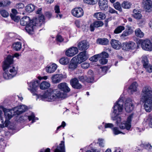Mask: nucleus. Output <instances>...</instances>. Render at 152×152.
<instances>
[{
    "label": "nucleus",
    "mask_w": 152,
    "mask_h": 152,
    "mask_svg": "<svg viewBox=\"0 0 152 152\" xmlns=\"http://www.w3.org/2000/svg\"><path fill=\"white\" fill-rule=\"evenodd\" d=\"M44 23V16L42 15L38 18H35L31 20L27 16L22 18L20 20V24L23 26H26L25 29L29 34H32L36 26L40 27Z\"/></svg>",
    "instance_id": "1"
},
{
    "label": "nucleus",
    "mask_w": 152,
    "mask_h": 152,
    "mask_svg": "<svg viewBox=\"0 0 152 152\" xmlns=\"http://www.w3.org/2000/svg\"><path fill=\"white\" fill-rule=\"evenodd\" d=\"M13 57L8 55L4 62L3 65V69L4 71L3 77L6 80L11 79L16 75L17 69L11 65L13 62Z\"/></svg>",
    "instance_id": "2"
},
{
    "label": "nucleus",
    "mask_w": 152,
    "mask_h": 152,
    "mask_svg": "<svg viewBox=\"0 0 152 152\" xmlns=\"http://www.w3.org/2000/svg\"><path fill=\"white\" fill-rule=\"evenodd\" d=\"M66 94L62 93L57 89L48 90L41 95L38 96V98L42 100L48 102H52L58 98H64Z\"/></svg>",
    "instance_id": "3"
},
{
    "label": "nucleus",
    "mask_w": 152,
    "mask_h": 152,
    "mask_svg": "<svg viewBox=\"0 0 152 152\" xmlns=\"http://www.w3.org/2000/svg\"><path fill=\"white\" fill-rule=\"evenodd\" d=\"M4 113L5 120L3 124L0 125V127L3 128L4 126L7 127L10 124L9 120L15 115H16L15 111L14 109V108L11 109H9L3 107L2 108Z\"/></svg>",
    "instance_id": "4"
},
{
    "label": "nucleus",
    "mask_w": 152,
    "mask_h": 152,
    "mask_svg": "<svg viewBox=\"0 0 152 152\" xmlns=\"http://www.w3.org/2000/svg\"><path fill=\"white\" fill-rule=\"evenodd\" d=\"M133 114L130 115L127 118L126 121H124L121 124L119 122L121 121V118L118 117L117 119V123L121 129H126L127 130H129L131 127V121L133 117Z\"/></svg>",
    "instance_id": "5"
},
{
    "label": "nucleus",
    "mask_w": 152,
    "mask_h": 152,
    "mask_svg": "<svg viewBox=\"0 0 152 152\" xmlns=\"http://www.w3.org/2000/svg\"><path fill=\"white\" fill-rule=\"evenodd\" d=\"M123 100L120 98L113 107V113L115 115L117 116L121 113L123 110Z\"/></svg>",
    "instance_id": "6"
},
{
    "label": "nucleus",
    "mask_w": 152,
    "mask_h": 152,
    "mask_svg": "<svg viewBox=\"0 0 152 152\" xmlns=\"http://www.w3.org/2000/svg\"><path fill=\"white\" fill-rule=\"evenodd\" d=\"M137 43H141L142 48L144 50L148 51L152 50V43L149 39H139L137 41Z\"/></svg>",
    "instance_id": "7"
},
{
    "label": "nucleus",
    "mask_w": 152,
    "mask_h": 152,
    "mask_svg": "<svg viewBox=\"0 0 152 152\" xmlns=\"http://www.w3.org/2000/svg\"><path fill=\"white\" fill-rule=\"evenodd\" d=\"M39 81L38 80H33L29 83H28L29 87L28 88V90L31 92L33 95H36L37 97L39 95L36 93V92L37 90V88L39 86Z\"/></svg>",
    "instance_id": "8"
},
{
    "label": "nucleus",
    "mask_w": 152,
    "mask_h": 152,
    "mask_svg": "<svg viewBox=\"0 0 152 152\" xmlns=\"http://www.w3.org/2000/svg\"><path fill=\"white\" fill-rule=\"evenodd\" d=\"M88 57V55L86 51H83L73 58H75V61L77 63L80 64L87 60Z\"/></svg>",
    "instance_id": "9"
},
{
    "label": "nucleus",
    "mask_w": 152,
    "mask_h": 152,
    "mask_svg": "<svg viewBox=\"0 0 152 152\" xmlns=\"http://www.w3.org/2000/svg\"><path fill=\"white\" fill-rule=\"evenodd\" d=\"M124 107L126 112H131L133 110L134 107L132 100L130 99H127L125 102Z\"/></svg>",
    "instance_id": "10"
},
{
    "label": "nucleus",
    "mask_w": 152,
    "mask_h": 152,
    "mask_svg": "<svg viewBox=\"0 0 152 152\" xmlns=\"http://www.w3.org/2000/svg\"><path fill=\"white\" fill-rule=\"evenodd\" d=\"M57 87L61 91H63V92L66 94V93L69 92L70 91V89L68 86V84L66 83H62L59 84Z\"/></svg>",
    "instance_id": "11"
},
{
    "label": "nucleus",
    "mask_w": 152,
    "mask_h": 152,
    "mask_svg": "<svg viewBox=\"0 0 152 152\" xmlns=\"http://www.w3.org/2000/svg\"><path fill=\"white\" fill-rule=\"evenodd\" d=\"M66 75L61 74H56L53 75L51 77L52 82L53 83H59L64 78L66 77Z\"/></svg>",
    "instance_id": "12"
},
{
    "label": "nucleus",
    "mask_w": 152,
    "mask_h": 152,
    "mask_svg": "<svg viewBox=\"0 0 152 152\" xmlns=\"http://www.w3.org/2000/svg\"><path fill=\"white\" fill-rule=\"evenodd\" d=\"M142 5L146 11H152V1L151 0H143Z\"/></svg>",
    "instance_id": "13"
},
{
    "label": "nucleus",
    "mask_w": 152,
    "mask_h": 152,
    "mask_svg": "<svg viewBox=\"0 0 152 152\" xmlns=\"http://www.w3.org/2000/svg\"><path fill=\"white\" fill-rule=\"evenodd\" d=\"M72 13L74 16L80 18L83 15L84 12L83 9L81 7H77L72 10Z\"/></svg>",
    "instance_id": "14"
},
{
    "label": "nucleus",
    "mask_w": 152,
    "mask_h": 152,
    "mask_svg": "<svg viewBox=\"0 0 152 152\" xmlns=\"http://www.w3.org/2000/svg\"><path fill=\"white\" fill-rule=\"evenodd\" d=\"M72 86L76 89H80L82 88V85L80 83L78 79L76 78L72 79L70 81Z\"/></svg>",
    "instance_id": "15"
},
{
    "label": "nucleus",
    "mask_w": 152,
    "mask_h": 152,
    "mask_svg": "<svg viewBox=\"0 0 152 152\" xmlns=\"http://www.w3.org/2000/svg\"><path fill=\"white\" fill-rule=\"evenodd\" d=\"M78 48L76 47H72L69 48L65 52V54L69 57H72L78 52Z\"/></svg>",
    "instance_id": "16"
},
{
    "label": "nucleus",
    "mask_w": 152,
    "mask_h": 152,
    "mask_svg": "<svg viewBox=\"0 0 152 152\" xmlns=\"http://www.w3.org/2000/svg\"><path fill=\"white\" fill-rule=\"evenodd\" d=\"M89 46L88 42L84 40L79 42L77 44L78 48L80 50L87 49L88 48Z\"/></svg>",
    "instance_id": "17"
},
{
    "label": "nucleus",
    "mask_w": 152,
    "mask_h": 152,
    "mask_svg": "<svg viewBox=\"0 0 152 152\" xmlns=\"http://www.w3.org/2000/svg\"><path fill=\"white\" fill-rule=\"evenodd\" d=\"M17 115H19L25 112L27 110V107L24 105H20L14 108Z\"/></svg>",
    "instance_id": "18"
},
{
    "label": "nucleus",
    "mask_w": 152,
    "mask_h": 152,
    "mask_svg": "<svg viewBox=\"0 0 152 152\" xmlns=\"http://www.w3.org/2000/svg\"><path fill=\"white\" fill-rule=\"evenodd\" d=\"M135 44L133 42L130 41L128 42H125L123 43V49L126 50L133 49L135 47Z\"/></svg>",
    "instance_id": "19"
},
{
    "label": "nucleus",
    "mask_w": 152,
    "mask_h": 152,
    "mask_svg": "<svg viewBox=\"0 0 152 152\" xmlns=\"http://www.w3.org/2000/svg\"><path fill=\"white\" fill-rule=\"evenodd\" d=\"M104 25L103 22L101 21H96L92 23L90 25V30L93 31L94 30V28H98Z\"/></svg>",
    "instance_id": "20"
},
{
    "label": "nucleus",
    "mask_w": 152,
    "mask_h": 152,
    "mask_svg": "<svg viewBox=\"0 0 152 152\" xmlns=\"http://www.w3.org/2000/svg\"><path fill=\"white\" fill-rule=\"evenodd\" d=\"M57 66L55 64L53 63L48 66L46 68V71L48 73L50 74L54 72L56 69Z\"/></svg>",
    "instance_id": "21"
},
{
    "label": "nucleus",
    "mask_w": 152,
    "mask_h": 152,
    "mask_svg": "<svg viewBox=\"0 0 152 152\" xmlns=\"http://www.w3.org/2000/svg\"><path fill=\"white\" fill-rule=\"evenodd\" d=\"M133 32V31L131 27L128 26L127 29L124 31L121 35L120 37L121 38H124L126 37L129 36Z\"/></svg>",
    "instance_id": "22"
},
{
    "label": "nucleus",
    "mask_w": 152,
    "mask_h": 152,
    "mask_svg": "<svg viewBox=\"0 0 152 152\" xmlns=\"http://www.w3.org/2000/svg\"><path fill=\"white\" fill-rule=\"evenodd\" d=\"M110 44L113 48L115 49L118 50L120 49L121 43L119 41L115 39H112Z\"/></svg>",
    "instance_id": "23"
},
{
    "label": "nucleus",
    "mask_w": 152,
    "mask_h": 152,
    "mask_svg": "<svg viewBox=\"0 0 152 152\" xmlns=\"http://www.w3.org/2000/svg\"><path fill=\"white\" fill-rule=\"evenodd\" d=\"M78 79L80 81L82 82L86 81L87 82L91 83L94 80L92 77H88L86 75L79 76L78 77Z\"/></svg>",
    "instance_id": "24"
},
{
    "label": "nucleus",
    "mask_w": 152,
    "mask_h": 152,
    "mask_svg": "<svg viewBox=\"0 0 152 152\" xmlns=\"http://www.w3.org/2000/svg\"><path fill=\"white\" fill-rule=\"evenodd\" d=\"M99 4L101 10H106L108 8L107 1L106 0H99Z\"/></svg>",
    "instance_id": "25"
},
{
    "label": "nucleus",
    "mask_w": 152,
    "mask_h": 152,
    "mask_svg": "<svg viewBox=\"0 0 152 152\" xmlns=\"http://www.w3.org/2000/svg\"><path fill=\"white\" fill-rule=\"evenodd\" d=\"M78 64L75 61V58H73L71 60L70 63L69 65V68L71 70H73L77 67V64Z\"/></svg>",
    "instance_id": "26"
},
{
    "label": "nucleus",
    "mask_w": 152,
    "mask_h": 152,
    "mask_svg": "<svg viewBox=\"0 0 152 152\" xmlns=\"http://www.w3.org/2000/svg\"><path fill=\"white\" fill-rule=\"evenodd\" d=\"M94 17L98 20H103L105 18L106 16L103 13L98 12L94 14Z\"/></svg>",
    "instance_id": "27"
},
{
    "label": "nucleus",
    "mask_w": 152,
    "mask_h": 152,
    "mask_svg": "<svg viewBox=\"0 0 152 152\" xmlns=\"http://www.w3.org/2000/svg\"><path fill=\"white\" fill-rule=\"evenodd\" d=\"M138 86L137 83L136 82L132 83L129 88V91L132 93L136 91L137 90V87Z\"/></svg>",
    "instance_id": "28"
},
{
    "label": "nucleus",
    "mask_w": 152,
    "mask_h": 152,
    "mask_svg": "<svg viewBox=\"0 0 152 152\" xmlns=\"http://www.w3.org/2000/svg\"><path fill=\"white\" fill-rule=\"evenodd\" d=\"M54 152H65V147L64 141H61L59 144V146H58L56 148Z\"/></svg>",
    "instance_id": "29"
},
{
    "label": "nucleus",
    "mask_w": 152,
    "mask_h": 152,
    "mask_svg": "<svg viewBox=\"0 0 152 152\" xmlns=\"http://www.w3.org/2000/svg\"><path fill=\"white\" fill-rule=\"evenodd\" d=\"M140 12V11L134 9L133 10V14H132V16L137 19H140L142 17V15Z\"/></svg>",
    "instance_id": "30"
},
{
    "label": "nucleus",
    "mask_w": 152,
    "mask_h": 152,
    "mask_svg": "<svg viewBox=\"0 0 152 152\" xmlns=\"http://www.w3.org/2000/svg\"><path fill=\"white\" fill-rule=\"evenodd\" d=\"M97 43L103 45H106L109 44V41L105 38H99L97 40Z\"/></svg>",
    "instance_id": "31"
},
{
    "label": "nucleus",
    "mask_w": 152,
    "mask_h": 152,
    "mask_svg": "<svg viewBox=\"0 0 152 152\" xmlns=\"http://www.w3.org/2000/svg\"><path fill=\"white\" fill-rule=\"evenodd\" d=\"M50 86V83L46 81L42 82L40 84L39 87L42 90L46 89L48 88Z\"/></svg>",
    "instance_id": "32"
},
{
    "label": "nucleus",
    "mask_w": 152,
    "mask_h": 152,
    "mask_svg": "<svg viewBox=\"0 0 152 152\" xmlns=\"http://www.w3.org/2000/svg\"><path fill=\"white\" fill-rule=\"evenodd\" d=\"M135 35L137 37L142 38L144 36V34L139 28L136 29L134 31Z\"/></svg>",
    "instance_id": "33"
},
{
    "label": "nucleus",
    "mask_w": 152,
    "mask_h": 152,
    "mask_svg": "<svg viewBox=\"0 0 152 152\" xmlns=\"http://www.w3.org/2000/svg\"><path fill=\"white\" fill-rule=\"evenodd\" d=\"M13 48L16 51L19 50L21 48V43L20 42H17L13 44Z\"/></svg>",
    "instance_id": "34"
},
{
    "label": "nucleus",
    "mask_w": 152,
    "mask_h": 152,
    "mask_svg": "<svg viewBox=\"0 0 152 152\" xmlns=\"http://www.w3.org/2000/svg\"><path fill=\"white\" fill-rule=\"evenodd\" d=\"M125 29L124 26H118L114 30V33L115 34H118L121 33Z\"/></svg>",
    "instance_id": "35"
},
{
    "label": "nucleus",
    "mask_w": 152,
    "mask_h": 152,
    "mask_svg": "<svg viewBox=\"0 0 152 152\" xmlns=\"http://www.w3.org/2000/svg\"><path fill=\"white\" fill-rule=\"evenodd\" d=\"M11 2L9 0H7L0 1V7H5L10 5Z\"/></svg>",
    "instance_id": "36"
},
{
    "label": "nucleus",
    "mask_w": 152,
    "mask_h": 152,
    "mask_svg": "<svg viewBox=\"0 0 152 152\" xmlns=\"http://www.w3.org/2000/svg\"><path fill=\"white\" fill-rule=\"evenodd\" d=\"M54 10L55 11V12L57 14L56 15V17L59 18H61L62 17V15L59 14V13H60V9L59 6L58 5H56L54 7Z\"/></svg>",
    "instance_id": "37"
},
{
    "label": "nucleus",
    "mask_w": 152,
    "mask_h": 152,
    "mask_svg": "<svg viewBox=\"0 0 152 152\" xmlns=\"http://www.w3.org/2000/svg\"><path fill=\"white\" fill-rule=\"evenodd\" d=\"M69 60L66 57H63L59 60L60 64L63 65H66L69 62Z\"/></svg>",
    "instance_id": "38"
},
{
    "label": "nucleus",
    "mask_w": 152,
    "mask_h": 152,
    "mask_svg": "<svg viewBox=\"0 0 152 152\" xmlns=\"http://www.w3.org/2000/svg\"><path fill=\"white\" fill-rule=\"evenodd\" d=\"M34 9L35 6L31 4H28L26 7V11L29 12H32Z\"/></svg>",
    "instance_id": "39"
},
{
    "label": "nucleus",
    "mask_w": 152,
    "mask_h": 152,
    "mask_svg": "<svg viewBox=\"0 0 152 152\" xmlns=\"http://www.w3.org/2000/svg\"><path fill=\"white\" fill-rule=\"evenodd\" d=\"M132 4L127 1H124L121 4L123 8L124 9H129L131 7Z\"/></svg>",
    "instance_id": "40"
},
{
    "label": "nucleus",
    "mask_w": 152,
    "mask_h": 152,
    "mask_svg": "<svg viewBox=\"0 0 152 152\" xmlns=\"http://www.w3.org/2000/svg\"><path fill=\"white\" fill-rule=\"evenodd\" d=\"M28 118L29 121L32 120L31 123H32L35 122L36 121L38 120L37 118L35 117L33 113H32L31 115L28 116Z\"/></svg>",
    "instance_id": "41"
},
{
    "label": "nucleus",
    "mask_w": 152,
    "mask_h": 152,
    "mask_svg": "<svg viewBox=\"0 0 152 152\" xmlns=\"http://www.w3.org/2000/svg\"><path fill=\"white\" fill-rule=\"evenodd\" d=\"M98 0H83L84 2L87 4L94 5L96 4Z\"/></svg>",
    "instance_id": "42"
},
{
    "label": "nucleus",
    "mask_w": 152,
    "mask_h": 152,
    "mask_svg": "<svg viewBox=\"0 0 152 152\" xmlns=\"http://www.w3.org/2000/svg\"><path fill=\"white\" fill-rule=\"evenodd\" d=\"M142 145V147L148 150L151 149L152 148V146L151 144L148 142H145Z\"/></svg>",
    "instance_id": "43"
},
{
    "label": "nucleus",
    "mask_w": 152,
    "mask_h": 152,
    "mask_svg": "<svg viewBox=\"0 0 152 152\" xmlns=\"http://www.w3.org/2000/svg\"><path fill=\"white\" fill-rule=\"evenodd\" d=\"M1 15L4 18H7L9 16V13L5 10H2L0 11Z\"/></svg>",
    "instance_id": "44"
},
{
    "label": "nucleus",
    "mask_w": 152,
    "mask_h": 152,
    "mask_svg": "<svg viewBox=\"0 0 152 152\" xmlns=\"http://www.w3.org/2000/svg\"><path fill=\"white\" fill-rule=\"evenodd\" d=\"M113 6L115 9L116 10H118L120 11H121V5L119 2H116L114 4Z\"/></svg>",
    "instance_id": "45"
},
{
    "label": "nucleus",
    "mask_w": 152,
    "mask_h": 152,
    "mask_svg": "<svg viewBox=\"0 0 152 152\" xmlns=\"http://www.w3.org/2000/svg\"><path fill=\"white\" fill-rule=\"evenodd\" d=\"M100 56L99 54L95 55L91 57L90 60L92 61H96L98 60V58L100 57Z\"/></svg>",
    "instance_id": "46"
},
{
    "label": "nucleus",
    "mask_w": 152,
    "mask_h": 152,
    "mask_svg": "<svg viewBox=\"0 0 152 152\" xmlns=\"http://www.w3.org/2000/svg\"><path fill=\"white\" fill-rule=\"evenodd\" d=\"M112 129L113 133L115 135H116L121 133V132L116 127H114L112 128Z\"/></svg>",
    "instance_id": "47"
},
{
    "label": "nucleus",
    "mask_w": 152,
    "mask_h": 152,
    "mask_svg": "<svg viewBox=\"0 0 152 152\" xmlns=\"http://www.w3.org/2000/svg\"><path fill=\"white\" fill-rule=\"evenodd\" d=\"M10 16L12 19L15 22H18L20 19V18L18 16L14 15L12 14H11Z\"/></svg>",
    "instance_id": "48"
},
{
    "label": "nucleus",
    "mask_w": 152,
    "mask_h": 152,
    "mask_svg": "<svg viewBox=\"0 0 152 152\" xmlns=\"http://www.w3.org/2000/svg\"><path fill=\"white\" fill-rule=\"evenodd\" d=\"M103 124H104V128L106 129L107 128H112L114 126L111 123H106L103 122Z\"/></svg>",
    "instance_id": "49"
},
{
    "label": "nucleus",
    "mask_w": 152,
    "mask_h": 152,
    "mask_svg": "<svg viewBox=\"0 0 152 152\" xmlns=\"http://www.w3.org/2000/svg\"><path fill=\"white\" fill-rule=\"evenodd\" d=\"M81 67L84 69H87L90 66V64L88 62H85L81 64Z\"/></svg>",
    "instance_id": "50"
},
{
    "label": "nucleus",
    "mask_w": 152,
    "mask_h": 152,
    "mask_svg": "<svg viewBox=\"0 0 152 152\" xmlns=\"http://www.w3.org/2000/svg\"><path fill=\"white\" fill-rule=\"evenodd\" d=\"M24 7V6L23 4L21 3H20L16 4L15 7L17 9H23Z\"/></svg>",
    "instance_id": "51"
},
{
    "label": "nucleus",
    "mask_w": 152,
    "mask_h": 152,
    "mask_svg": "<svg viewBox=\"0 0 152 152\" xmlns=\"http://www.w3.org/2000/svg\"><path fill=\"white\" fill-rule=\"evenodd\" d=\"M99 55H100V57L104 58H108L109 56L108 54L106 52H103Z\"/></svg>",
    "instance_id": "52"
},
{
    "label": "nucleus",
    "mask_w": 152,
    "mask_h": 152,
    "mask_svg": "<svg viewBox=\"0 0 152 152\" xmlns=\"http://www.w3.org/2000/svg\"><path fill=\"white\" fill-rule=\"evenodd\" d=\"M100 63L102 64H105L107 62V59L106 58H102L99 61Z\"/></svg>",
    "instance_id": "53"
},
{
    "label": "nucleus",
    "mask_w": 152,
    "mask_h": 152,
    "mask_svg": "<svg viewBox=\"0 0 152 152\" xmlns=\"http://www.w3.org/2000/svg\"><path fill=\"white\" fill-rule=\"evenodd\" d=\"M104 140L102 139H98V143L99 144V146L101 147H103L104 146V143L103 142Z\"/></svg>",
    "instance_id": "54"
},
{
    "label": "nucleus",
    "mask_w": 152,
    "mask_h": 152,
    "mask_svg": "<svg viewBox=\"0 0 152 152\" xmlns=\"http://www.w3.org/2000/svg\"><path fill=\"white\" fill-rule=\"evenodd\" d=\"M56 39L57 41L59 42H62L63 40V39L61 36L59 35H58L57 36Z\"/></svg>",
    "instance_id": "55"
},
{
    "label": "nucleus",
    "mask_w": 152,
    "mask_h": 152,
    "mask_svg": "<svg viewBox=\"0 0 152 152\" xmlns=\"http://www.w3.org/2000/svg\"><path fill=\"white\" fill-rule=\"evenodd\" d=\"M143 63V67L145 69L150 65L148 63V61H145V62H142Z\"/></svg>",
    "instance_id": "56"
},
{
    "label": "nucleus",
    "mask_w": 152,
    "mask_h": 152,
    "mask_svg": "<svg viewBox=\"0 0 152 152\" xmlns=\"http://www.w3.org/2000/svg\"><path fill=\"white\" fill-rule=\"evenodd\" d=\"M146 69L147 72H148L149 73H151L152 72V66L151 65H150L147 68V69Z\"/></svg>",
    "instance_id": "57"
},
{
    "label": "nucleus",
    "mask_w": 152,
    "mask_h": 152,
    "mask_svg": "<svg viewBox=\"0 0 152 152\" xmlns=\"http://www.w3.org/2000/svg\"><path fill=\"white\" fill-rule=\"evenodd\" d=\"M66 126V123L64 121H63L62 123L61 124V126H58L56 132L58 130V129H60L61 127H62L63 128H64L65 126Z\"/></svg>",
    "instance_id": "58"
},
{
    "label": "nucleus",
    "mask_w": 152,
    "mask_h": 152,
    "mask_svg": "<svg viewBox=\"0 0 152 152\" xmlns=\"http://www.w3.org/2000/svg\"><path fill=\"white\" fill-rule=\"evenodd\" d=\"M109 12L110 13H115L117 14H118V12L116 11L114 9H112L111 8H109Z\"/></svg>",
    "instance_id": "59"
},
{
    "label": "nucleus",
    "mask_w": 152,
    "mask_h": 152,
    "mask_svg": "<svg viewBox=\"0 0 152 152\" xmlns=\"http://www.w3.org/2000/svg\"><path fill=\"white\" fill-rule=\"evenodd\" d=\"M108 70V68L107 66H104L102 67V71L105 73Z\"/></svg>",
    "instance_id": "60"
},
{
    "label": "nucleus",
    "mask_w": 152,
    "mask_h": 152,
    "mask_svg": "<svg viewBox=\"0 0 152 152\" xmlns=\"http://www.w3.org/2000/svg\"><path fill=\"white\" fill-rule=\"evenodd\" d=\"M12 12L13 14V15H16L18 14L17 10L15 9H12Z\"/></svg>",
    "instance_id": "61"
},
{
    "label": "nucleus",
    "mask_w": 152,
    "mask_h": 152,
    "mask_svg": "<svg viewBox=\"0 0 152 152\" xmlns=\"http://www.w3.org/2000/svg\"><path fill=\"white\" fill-rule=\"evenodd\" d=\"M50 149L48 148H47L45 151L44 149H41L39 152H50Z\"/></svg>",
    "instance_id": "62"
},
{
    "label": "nucleus",
    "mask_w": 152,
    "mask_h": 152,
    "mask_svg": "<svg viewBox=\"0 0 152 152\" xmlns=\"http://www.w3.org/2000/svg\"><path fill=\"white\" fill-rule=\"evenodd\" d=\"M75 24L77 26L78 28H80L81 26L80 22L79 21H76L75 22Z\"/></svg>",
    "instance_id": "63"
},
{
    "label": "nucleus",
    "mask_w": 152,
    "mask_h": 152,
    "mask_svg": "<svg viewBox=\"0 0 152 152\" xmlns=\"http://www.w3.org/2000/svg\"><path fill=\"white\" fill-rule=\"evenodd\" d=\"M38 78L39 80H41L42 79H43L44 80H46L48 79V76H44L42 77H41L39 76L38 77Z\"/></svg>",
    "instance_id": "64"
}]
</instances>
